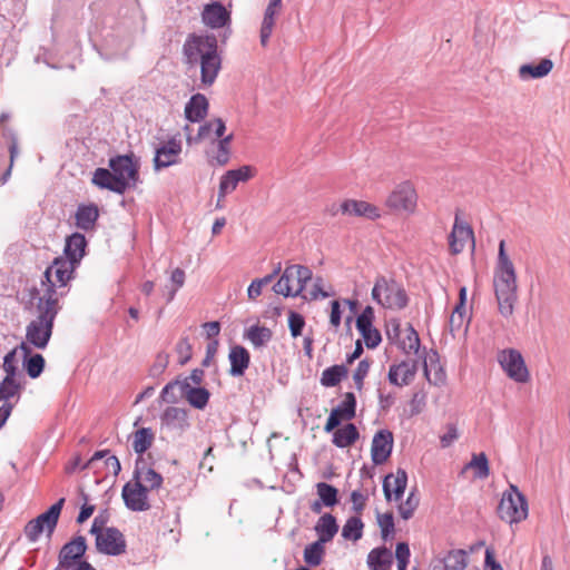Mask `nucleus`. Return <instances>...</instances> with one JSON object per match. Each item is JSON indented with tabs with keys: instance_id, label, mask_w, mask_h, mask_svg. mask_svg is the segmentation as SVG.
<instances>
[{
	"instance_id": "nucleus-1",
	"label": "nucleus",
	"mask_w": 570,
	"mask_h": 570,
	"mask_svg": "<svg viewBox=\"0 0 570 570\" xmlns=\"http://www.w3.org/2000/svg\"><path fill=\"white\" fill-rule=\"evenodd\" d=\"M493 289L499 313L503 317L512 316L518 301L517 272L505 253L504 240L499 243L498 259L493 271Z\"/></svg>"
},
{
	"instance_id": "nucleus-2",
	"label": "nucleus",
	"mask_w": 570,
	"mask_h": 570,
	"mask_svg": "<svg viewBox=\"0 0 570 570\" xmlns=\"http://www.w3.org/2000/svg\"><path fill=\"white\" fill-rule=\"evenodd\" d=\"M187 63L200 66V80L210 86L220 70V58L217 53V41L214 36H190L184 45Z\"/></svg>"
},
{
	"instance_id": "nucleus-3",
	"label": "nucleus",
	"mask_w": 570,
	"mask_h": 570,
	"mask_svg": "<svg viewBox=\"0 0 570 570\" xmlns=\"http://www.w3.org/2000/svg\"><path fill=\"white\" fill-rule=\"evenodd\" d=\"M109 169L97 168L92 175V184L101 189L124 194L138 181V164L132 156L121 155L109 160Z\"/></svg>"
},
{
	"instance_id": "nucleus-4",
	"label": "nucleus",
	"mask_w": 570,
	"mask_h": 570,
	"mask_svg": "<svg viewBox=\"0 0 570 570\" xmlns=\"http://www.w3.org/2000/svg\"><path fill=\"white\" fill-rule=\"evenodd\" d=\"M76 265L65 257H57L46 269L39 288L32 294L33 299L43 301L52 296L55 304H59L61 297L67 293L68 282L72 278Z\"/></svg>"
},
{
	"instance_id": "nucleus-5",
	"label": "nucleus",
	"mask_w": 570,
	"mask_h": 570,
	"mask_svg": "<svg viewBox=\"0 0 570 570\" xmlns=\"http://www.w3.org/2000/svg\"><path fill=\"white\" fill-rule=\"evenodd\" d=\"M37 317L26 327V342L30 347L43 350L47 347L52 335L53 321L60 309L59 304H55L52 296L45 297L43 301L36 299Z\"/></svg>"
},
{
	"instance_id": "nucleus-6",
	"label": "nucleus",
	"mask_w": 570,
	"mask_h": 570,
	"mask_svg": "<svg viewBox=\"0 0 570 570\" xmlns=\"http://www.w3.org/2000/svg\"><path fill=\"white\" fill-rule=\"evenodd\" d=\"M372 299L381 307L399 311L407 305V295L403 286L385 276H379L372 288Z\"/></svg>"
},
{
	"instance_id": "nucleus-7",
	"label": "nucleus",
	"mask_w": 570,
	"mask_h": 570,
	"mask_svg": "<svg viewBox=\"0 0 570 570\" xmlns=\"http://www.w3.org/2000/svg\"><path fill=\"white\" fill-rule=\"evenodd\" d=\"M312 271L306 266L289 265L273 286V291L284 297H303L305 285L312 279Z\"/></svg>"
},
{
	"instance_id": "nucleus-8",
	"label": "nucleus",
	"mask_w": 570,
	"mask_h": 570,
	"mask_svg": "<svg viewBox=\"0 0 570 570\" xmlns=\"http://www.w3.org/2000/svg\"><path fill=\"white\" fill-rule=\"evenodd\" d=\"M528 513L529 509L525 497L514 484H510L509 489L503 492L499 503V518L502 521L513 524L525 520Z\"/></svg>"
},
{
	"instance_id": "nucleus-9",
	"label": "nucleus",
	"mask_w": 570,
	"mask_h": 570,
	"mask_svg": "<svg viewBox=\"0 0 570 570\" xmlns=\"http://www.w3.org/2000/svg\"><path fill=\"white\" fill-rule=\"evenodd\" d=\"M417 193L410 180L401 181L395 185L385 200L386 207L396 213L412 215L417 207Z\"/></svg>"
},
{
	"instance_id": "nucleus-10",
	"label": "nucleus",
	"mask_w": 570,
	"mask_h": 570,
	"mask_svg": "<svg viewBox=\"0 0 570 570\" xmlns=\"http://www.w3.org/2000/svg\"><path fill=\"white\" fill-rule=\"evenodd\" d=\"M499 363L505 374L517 383H527L530 373L520 352L517 350H504L499 354Z\"/></svg>"
},
{
	"instance_id": "nucleus-11",
	"label": "nucleus",
	"mask_w": 570,
	"mask_h": 570,
	"mask_svg": "<svg viewBox=\"0 0 570 570\" xmlns=\"http://www.w3.org/2000/svg\"><path fill=\"white\" fill-rule=\"evenodd\" d=\"M256 174L253 166L244 165L237 169L227 170L219 180L217 207H222L220 202L233 193L239 183H246Z\"/></svg>"
},
{
	"instance_id": "nucleus-12",
	"label": "nucleus",
	"mask_w": 570,
	"mask_h": 570,
	"mask_svg": "<svg viewBox=\"0 0 570 570\" xmlns=\"http://www.w3.org/2000/svg\"><path fill=\"white\" fill-rule=\"evenodd\" d=\"M96 548L99 552L108 556H119L126 550V541L122 533L116 528H108L98 532Z\"/></svg>"
},
{
	"instance_id": "nucleus-13",
	"label": "nucleus",
	"mask_w": 570,
	"mask_h": 570,
	"mask_svg": "<svg viewBox=\"0 0 570 570\" xmlns=\"http://www.w3.org/2000/svg\"><path fill=\"white\" fill-rule=\"evenodd\" d=\"M148 492L140 483L131 480L124 485L121 495L129 510L140 512L150 509Z\"/></svg>"
},
{
	"instance_id": "nucleus-14",
	"label": "nucleus",
	"mask_w": 570,
	"mask_h": 570,
	"mask_svg": "<svg viewBox=\"0 0 570 570\" xmlns=\"http://www.w3.org/2000/svg\"><path fill=\"white\" fill-rule=\"evenodd\" d=\"M356 399L351 392L344 395L343 401L331 411L324 431L330 433L337 428L341 421H348L355 416Z\"/></svg>"
},
{
	"instance_id": "nucleus-15",
	"label": "nucleus",
	"mask_w": 570,
	"mask_h": 570,
	"mask_svg": "<svg viewBox=\"0 0 570 570\" xmlns=\"http://www.w3.org/2000/svg\"><path fill=\"white\" fill-rule=\"evenodd\" d=\"M416 372L417 361L404 360L390 366L387 380L394 386H407L415 379Z\"/></svg>"
},
{
	"instance_id": "nucleus-16",
	"label": "nucleus",
	"mask_w": 570,
	"mask_h": 570,
	"mask_svg": "<svg viewBox=\"0 0 570 570\" xmlns=\"http://www.w3.org/2000/svg\"><path fill=\"white\" fill-rule=\"evenodd\" d=\"M87 549L86 539L81 535L75 538L70 542L66 543L59 553L60 568L70 570L80 562V559L85 554Z\"/></svg>"
},
{
	"instance_id": "nucleus-17",
	"label": "nucleus",
	"mask_w": 570,
	"mask_h": 570,
	"mask_svg": "<svg viewBox=\"0 0 570 570\" xmlns=\"http://www.w3.org/2000/svg\"><path fill=\"white\" fill-rule=\"evenodd\" d=\"M181 142L170 139L156 149L154 157V167L156 170L177 165L180 161Z\"/></svg>"
},
{
	"instance_id": "nucleus-18",
	"label": "nucleus",
	"mask_w": 570,
	"mask_h": 570,
	"mask_svg": "<svg viewBox=\"0 0 570 570\" xmlns=\"http://www.w3.org/2000/svg\"><path fill=\"white\" fill-rule=\"evenodd\" d=\"M132 480L140 483L149 492L160 489L164 482L161 474L148 466L142 456L136 461Z\"/></svg>"
},
{
	"instance_id": "nucleus-19",
	"label": "nucleus",
	"mask_w": 570,
	"mask_h": 570,
	"mask_svg": "<svg viewBox=\"0 0 570 570\" xmlns=\"http://www.w3.org/2000/svg\"><path fill=\"white\" fill-rule=\"evenodd\" d=\"M342 215L362 217L371 220L379 219L381 209L365 200L345 199L341 203Z\"/></svg>"
},
{
	"instance_id": "nucleus-20",
	"label": "nucleus",
	"mask_w": 570,
	"mask_h": 570,
	"mask_svg": "<svg viewBox=\"0 0 570 570\" xmlns=\"http://www.w3.org/2000/svg\"><path fill=\"white\" fill-rule=\"evenodd\" d=\"M393 449V434L389 430L379 431L371 448L372 461L375 464H383L391 455Z\"/></svg>"
},
{
	"instance_id": "nucleus-21",
	"label": "nucleus",
	"mask_w": 570,
	"mask_h": 570,
	"mask_svg": "<svg viewBox=\"0 0 570 570\" xmlns=\"http://www.w3.org/2000/svg\"><path fill=\"white\" fill-rule=\"evenodd\" d=\"M407 484V474L399 469L396 473L387 474L383 481V492L387 501L400 500Z\"/></svg>"
},
{
	"instance_id": "nucleus-22",
	"label": "nucleus",
	"mask_w": 570,
	"mask_h": 570,
	"mask_svg": "<svg viewBox=\"0 0 570 570\" xmlns=\"http://www.w3.org/2000/svg\"><path fill=\"white\" fill-rule=\"evenodd\" d=\"M202 18L206 26L218 29L229 22L230 14L220 2L214 1L205 6Z\"/></svg>"
},
{
	"instance_id": "nucleus-23",
	"label": "nucleus",
	"mask_w": 570,
	"mask_h": 570,
	"mask_svg": "<svg viewBox=\"0 0 570 570\" xmlns=\"http://www.w3.org/2000/svg\"><path fill=\"white\" fill-rule=\"evenodd\" d=\"M470 242L473 243L472 229L456 218L449 238L451 252L453 254L461 253Z\"/></svg>"
},
{
	"instance_id": "nucleus-24",
	"label": "nucleus",
	"mask_w": 570,
	"mask_h": 570,
	"mask_svg": "<svg viewBox=\"0 0 570 570\" xmlns=\"http://www.w3.org/2000/svg\"><path fill=\"white\" fill-rule=\"evenodd\" d=\"M423 370L429 383L442 385L445 382V372L440 365L439 354L435 351L431 350L425 354Z\"/></svg>"
},
{
	"instance_id": "nucleus-25",
	"label": "nucleus",
	"mask_w": 570,
	"mask_h": 570,
	"mask_svg": "<svg viewBox=\"0 0 570 570\" xmlns=\"http://www.w3.org/2000/svg\"><path fill=\"white\" fill-rule=\"evenodd\" d=\"M160 421L164 426L180 432L189 426L187 411L175 406L167 407L161 414Z\"/></svg>"
},
{
	"instance_id": "nucleus-26",
	"label": "nucleus",
	"mask_w": 570,
	"mask_h": 570,
	"mask_svg": "<svg viewBox=\"0 0 570 570\" xmlns=\"http://www.w3.org/2000/svg\"><path fill=\"white\" fill-rule=\"evenodd\" d=\"M225 122L220 118L213 119L204 125H202L198 129V134L196 137H191L189 131V126H185L184 130L187 134V142L188 145H191L194 142H198L203 139H207L210 137V132L213 131L215 134L216 138H222L225 132Z\"/></svg>"
},
{
	"instance_id": "nucleus-27",
	"label": "nucleus",
	"mask_w": 570,
	"mask_h": 570,
	"mask_svg": "<svg viewBox=\"0 0 570 570\" xmlns=\"http://www.w3.org/2000/svg\"><path fill=\"white\" fill-rule=\"evenodd\" d=\"M30 353L31 350L27 343H21L10 351L3 358L2 367L6 374L21 376V373L19 372V363L20 361L26 360Z\"/></svg>"
},
{
	"instance_id": "nucleus-28",
	"label": "nucleus",
	"mask_w": 570,
	"mask_h": 570,
	"mask_svg": "<svg viewBox=\"0 0 570 570\" xmlns=\"http://www.w3.org/2000/svg\"><path fill=\"white\" fill-rule=\"evenodd\" d=\"M87 246L86 237L80 233H73L66 240L65 258L72 262L76 266L80 263L85 255Z\"/></svg>"
},
{
	"instance_id": "nucleus-29",
	"label": "nucleus",
	"mask_w": 570,
	"mask_h": 570,
	"mask_svg": "<svg viewBox=\"0 0 570 570\" xmlns=\"http://www.w3.org/2000/svg\"><path fill=\"white\" fill-rule=\"evenodd\" d=\"M180 396L185 397L187 402L195 409H204L209 400V392L200 386H190L189 384L181 382Z\"/></svg>"
},
{
	"instance_id": "nucleus-30",
	"label": "nucleus",
	"mask_w": 570,
	"mask_h": 570,
	"mask_svg": "<svg viewBox=\"0 0 570 570\" xmlns=\"http://www.w3.org/2000/svg\"><path fill=\"white\" fill-rule=\"evenodd\" d=\"M228 360L230 363V375L240 376L245 373L246 368L248 367L250 356L245 347L240 345H235L230 347Z\"/></svg>"
},
{
	"instance_id": "nucleus-31",
	"label": "nucleus",
	"mask_w": 570,
	"mask_h": 570,
	"mask_svg": "<svg viewBox=\"0 0 570 570\" xmlns=\"http://www.w3.org/2000/svg\"><path fill=\"white\" fill-rule=\"evenodd\" d=\"M552 68V60L544 58L538 65L525 63L520 66L518 75L521 80L540 79L549 75Z\"/></svg>"
},
{
	"instance_id": "nucleus-32",
	"label": "nucleus",
	"mask_w": 570,
	"mask_h": 570,
	"mask_svg": "<svg viewBox=\"0 0 570 570\" xmlns=\"http://www.w3.org/2000/svg\"><path fill=\"white\" fill-rule=\"evenodd\" d=\"M208 111L207 98L202 94L191 96L185 106V117L191 122H198L204 119Z\"/></svg>"
},
{
	"instance_id": "nucleus-33",
	"label": "nucleus",
	"mask_w": 570,
	"mask_h": 570,
	"mask_svg": "<svg viewBox=\"0 0 570 570\" xmlns=\"http://www.w3.org/2000/svg\"><path fill=\"white\" fill-rule=\"evenodd\" d=\"M99 217L98 207L94 204L80 205L77 208L75 218L76 226L83 230H91Z\"/></svg>"
},
{
	"instance_id": "nucleus-34",
	"label": "nucleus",
	"mask_w": 570,
	"mask_h": 570,
	"mask_svg": "<svg viewBox=\"0 0 570 570\" xmlns=\"http://www.w3.org/2000/svg\"><path fill=\"white\" fill-rule=\"evenodd\" d=\"M315 531L318 534L317 541L330 542L338 531L336 519L332 514L325 513L318 519Z\"/></svg>"
},
{
	"instance_id": "nucleus-35",
	"label": "nucleus",
	"mask_w": 570,
	"mask_h": 570,
	"mask_svg": "<svg viewBox=\"0 0 570 570\" xmlns=\"http://www.w3.org/2000/svg\"><path fill=\"white\" fill-rule=\"evenodd\" d=\"M65 503V499L61 498L58 502L52 504L46 512L41 513L37 518L45 528H47V535L50 537L58 523L59 515L61 513L62 507Z\"/></svg>"
},
{
	"instance_id": "nucleus-36",
	"label": "nucleus",
	"mask_w": 570,
	"mask_h": 570,
	"mask_svg": "<svg viewBox=\"0 0 570 570\" xmlns=\"http://www.w3.org/2000/svg\"><path fill=\"white\" fill-rule=\"evenodd\" d=\"M273 333L266 326L252 325L244 334V337L248 340L255 348H262L267 345L272 340Z\"/></svg>"
},
{
	"instance_id": "nucleus-37",
	"label": "nucleus",
	"mask_w": 570,
	"mask_h": 570,
	"mask_svg": "<svg viewBox=\"0 0 570 570\" xmlns=\"http://www.w3.org/2000/svg\"><path fill=\"white\" fill-rule=\"evenodd\" d=\"M392 562V553L386 548L373 549L367 556V564L372 570H387Z\"/></svg>"
},
{
	"instance_id": "nucleus-38",
	"label": "nucleus",
	"mask_w": 570,
	"mask_h": 570,
	"mask_svg": "<svg viewBox=\"0 0 570 570\" xmlns=\"http://www.w3.org/2000/svg\"><path fill=\"white\" fill-rule=\"evenodd\" d=\"M155 433L150 428H141L132 433V449L140 456L151 446Z\"/></svg>"
},
{
	"instance_id": "nucleus-39",
	"label": "nucleus",
	"mask_w": 570,
	"mask_h": 570,
	"mask_svg": "<svg viewBox=\"0 0 570 570\" xmlns=\"http://www.w3.org/2000/svg\"><path fill=\"white\" fill-rule=\"evenodd\" d=\"M358 435L360 434L356 426L352 423H348L334 432L333 443L337 448H347L356 442Z\"/></svg>"
},
{
	"instance_id": "nucleus-40",
	"label": "nucleus",
	"mask_w": 570,
	"mask_h": 570,
	"mask_svg": "<svg viewBox=\"0 0 570 570\" xmlns=\"http://www.w3.org/2000/svg\"><path fill=\"white\" fill-rule=\"evenodd\" d=\"M102 459H104V464H105L108 473H110L112 475H118V473L121 470L120 462L117 456L109 455L108 451L96 452L91 456V459L82 466V469L90 468Z\"/></svg>"
},
{
	"instance_id": "nucleus-41",
	"label": "nucleus",
	"mask_w": 570,
	"mask_h": 570,
	"mask_svg": "<svg viewBox=\"0 0 570 570\" xmlns=\"http://www.w3.org/2000/svg\"><path fill=\"white\" fill-rule=\"evenodd\" d=\"M465 470H473L476 479H485L490 474L489 461L484 453L473 454L471 461L465 465Z\"/></svg>"
},
{
	"instance_id": "nucleus-42",
	"label": "nucleus",
	"mask_w": 570,
	"mask_h": 570,
	"mask_svg": "<svg viewBox=\"0 0 570 570\" xmlns=\"http://www.w3.org/2000/svg\"><path fill=\"white\" fill-rule=\"evenodd\" d=\"M346 374L347 370L344 365L327 367L322 373L321 384L326 387L336 386Z\"/></svg>"
},
{
	"instance_id": "nucleus-43",
	"label": "nucleus",
	"mask_w": 570,
	"mask_h": 570,
	"mask_svg": "<svg viewBox=\"0 0 570 570\" xmlns=\"http://www.w3.org/2000/svg\"><path fill=\"white\" fill-rule=\"evenodd\" d=\"M18 375L6 374V377L0 383V400L8 402L11 397L16 396L20 390V381Z\"/></svg>"
},
{
	"instance_id": "nucleus-44",
	"label": "nucleus",
	"mask_w": 570,
	"mask_h": 570,
	"mask_svg": "<svg viewBox=\"0 0 570 570\" xmlns=\"http://www.w3.org/2000/svg\"><path fill=\"white\" fill-rule=\"evenodd\" d=\"M363 522L357 517H351L346 520L342 529V537L346 540L357 541L363 534Z\"/></svg>"
},
{
	"instance_id": "nucleus-45",
	"label": "nucleus",
	"mask_w": 570,
	"mask_h": 570,
	"mask_svg": "<svg viewBox=\"0 0 570 570\" xmlns=\"http://www.w3.org/2000/svg\"><path fill=\"white\" fill-rule=\"evenodd\" d=\"M324 544L321 541H315L304 549V561L308 566L316 567L321 564L324 556Z\"/></svg>"
},
{
	"instance_id": "nucleus-46",
	"label": "nucleus",
	"mask_w": 570,
	"mask_h": 570,
	"mask_svg": "<svg viewBox=\"0 0 570 570\" xmlns=\"http://www.w3.org/2000/svg\"><path fill=\"white\" fill-rule=\"evenodd\" d=\"M317 495L325 507H334L337 503V489L333 485L320 482L316 484Z\"/></svg>"
},
{
	"instance_id": "nucleus-47",
	"label": "nucleus",
	"mask_w": 570,
	"mask_h": 570,
	"mask_svg": "<svg viewBox=\"0 0 570 570\" xmlns=\"http://www.w3.org/2000/svg\"><path fill=\"white\" fill-rule=\"evenodd\" d=\"M401 348L406 354L417 353L420 350V337L412 326H407L404 336L401 338Z\"/></svg>"
},
{
	"instance_id": "nucleus-48",
	"label": "nucleus",
	"mask_w": 570,
	"mask_h": 570,
	"mask_svg": "<svg viewBox=\"0 0 570 570\" xmlns=\"http://www.w3.org/2000/svg\"><path fill=\"white\" fill-rule=\"evenodd\" d=\"M23 366L31 379L38 377L45 367V358L41 354H33L22 360Z\"/></svg>"
},
{
	"instance_id": "nucleus-49",
	"label": "nucleus",
	"mask_w": 570,
	"mask_h": 570,
	"mask_svg": "<svg viewBox=\"0 0 570 570\" xmlns=\"http://www.w3.org/2000/svg\"><path fill=\"white\" fill-rule=\"evenodd\" d=\"M449 570H463L466 567V553L464 550H453L444 558Z\"/></svg>"
},
{
	"instance_id": "nucleus-50",
	"label": "nucleus",
	"mask_w": 570,
	"mask_h": 570,
	"mask_svg": "<svg viewBox=\"0 0 570 570\" xmlns=\"http://www.w3.org/2000/svg\"><path fill=\"white\" fill-rule=\"evenodd\" d=\"M419 498L416 497L414 491H411L406 498V500L399 505V513L404 520H409L413 517L414 511L419 507Z\"/></svg>"
},
{
	"instance_id": "nucleus-51",
	"label": "nucleus",
	"mask_w": 570,
	"mask_h": 570,
	"mask_svg": "<svg viewBox=\"0 0 570 570\" xmlns=\"http://www.w3.org/2000/svg\"><path fill=\"white\" fill-rule=\"evenodd\" d=\"M170 283L171 286L168 288L167 303H170L174 299L177 291L183 287L185 283V272L181 268H175L170 275Z\"/></svg>"
},
{
	"instance_id": "nucleus-52",
	"label": "nucleus",
	"mask_w": 570,
	"mask_h": 570,
	"mask_svg": "<svg viewBox=\"0 0 570 570\" xmlns=\"http://www.w3.org/2000/svg\"><path fill=\"white\" fill-rule=\"evenodd\" d=\"M181 383L179 380L169 382L165 385V387L161 391V399L166 403H175L180 396V385Z\"/></svg>"
},
{
	"instance_id": "nucleus-53",
	"label": "nucleus",
	"mask_w": 570,
	"mask_h": 570,
	"mask_svg": "<svg viewBox=\"0 0 570 570\" xmlns=\"http://www.w3.org/2000/svg\"><path fill=\"white\" fill-rule=\"evenodd\" d=\"M233 139V135H228L222 138L217 145V155L215 157L218 165H226L229 160V144Z\"/></svg>"
},
{
	"instance_id": "nucleus-54",
	"label": "nucleus",
	"mask_w": 570,
	"mask_h": 570,
	"mask_svg": "<svg viewBox=\"0 0 570 570\" xmlns=\"http://www.w3.org/2000/svg\"><path fill=\"white\" fill-rule=\"evenodd\" d=\"M43 532H47V528L36 519L30 520L24 527V535L30 542H37Z\"/></svg>"
},
{
	"instance_id": "nucleus-55",
	"label": "nucleus",
	"mask_w": 570,
	"mask_h": 570,
	"mask_svg": "<svg viewBox=\"0 0 570 570\" xmlns=\"http://www.w3.org/2000/svg\"><path fill=\"white\" fill-rule=\"evenodd\" d=\"M377 523L381 529L382 538L387 539L394 532V519L392 513L377 514Z\"/></svg>"
},
{
	"instance_id": "nucleus-56",
	"label": "nucleus",
	"mask_w": 570,
	"mask_h": 570,
	"mask_svg": "<svg viewBox=\"0 0 570 570\" xmlns=\"http://www.w3.org/2000/svg\"><path fill=\"white\" fill-rule=\"evenodd\" d=\"M304 326H305L304 317L296 312H291L288 315V327L291 331V335L293 337H298L299 335H302V331H303Z\"/></svg>"
},
{
	"instance_id": "nucleus-57",
	"label": "nucleus",
	"mask_w": 570,
	"mask_h": 570,
	"mask_svg": "<svg viewBox=\"0 0 570 570\" xmlns=\"http://www.w3.org/2000/svg\"><path fill=\"white\" fill-rule=\"evenodd\" d=\"M466 317V309L461 307H454L450 320H449V326L451 332L459 331L465 321Z\"/></svg>"
},
{
	"instance_id": "nucleus-58",
	"label": "nucleus",
	"mask_w": 570,
	"mask_h": 570,
	"mask_svg": "<svg viewBox=\"0 0 570 570\" xmlns=\"http://www.w3.org/2000/svg\"><path fill=\"white\" fill-rule=\"evenodd\" d=\"M180 364H186L191 357V344L187 337L181 338L176 346Z\"/></svg>"
},
{
	"instance_id": "nucleus-59",
	"label": "nucleus",
	"mask_w": 570,
	"mask_h": 570,
	"mask_svg": "<svg viewBox=\"0 0 570 570\" xmlns=\"http://www.w3.org/2000/svg\"><path fill=\"white\" fill-rule=\"evenodd\" d=\"M327 296H330V294L324 291V281L321 277H316L312 289L308 292V294L303 295V298L317 299L318 297L325 298Z\"/></svg>"
},
{
	"instance_id": "nucleus-60",
	"label": "nucleus",
	"mask_w": 570,
	"mask_h": 570,
	"mask_svg": "<svg viewBox=\"0 0 570 570\" xmlns=\"http://www.w3.org/2000/svg\"><path fill=\"white\" fill-rule=\"evenodd\" d=\"M370 371V363L366 361V360H362L355 371H354V374H353V380L355 382V385L358 390L362 389L363 386V380L365 379V376L367 375Z\"/></svg>"
},
{
	"instance_id": "nucleus-61",
	"label": "nucleus",
	"mask_w": 570,
	"mask_h": 570,
	"mask_svg": "<svg viewBox=\"0 0 570 570\" xmlns=\"http://www.w3.org/2000/svg\"><path fill=\"white\" fill-rule=\"evenodd\" d=\"M275 26V19L264 17L261 28V43L262 46H266L268 42V39L273 32Z\"/></svg>"
},
{
	"instance_id": "nucleus-62",
	"label": "nucleus",
	"mask_w": 570,
	"mask_h": 570,
	"mask_svg": "<svg viewBox=\"0 0 570 570\" xmlns=\"http://www.w3.org/2000/svg\"><path fill=\"white\" fill-rule=\"evenodd\" d=\"M360 333L362 334L366 346L370 348L376 347L382 341L380 332L374 327Z\"/></svg>"
},
{
	"instance_id": "nucleus-63",
	"label": "nucleus",
	"mask_w": 570,
	"mask_h": 570,
	"mask_svg": "<svg viewBox=\"0 0 570 570\" xmlns=\"http://www.w3.org/2000/svg\"><path fill=\"white\" fill-rule=\"evenodd\" d=\"M395 403V395L392 392L379 390V404L381 410L387 411Z\"/></svg>"
},
{
	"instance_id": "nucleus-64",
	"label": "nucleus",
	"mask_w": 570,
	"mask_h": 570,
	"mask_svg": "<svg viewBox=\"0 0 570 570\" xmlns=\"http://www.w3.org/2000/svg\"><path fill=\"white\" fill-rule=\"evenodd\" d=\"M169 363V355L166 353H159L156 357L155 364L151 367L153 375L160 374L165 371Z\"/></svg>"
}]
</instances>
